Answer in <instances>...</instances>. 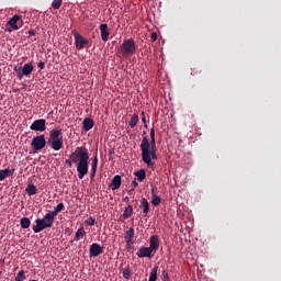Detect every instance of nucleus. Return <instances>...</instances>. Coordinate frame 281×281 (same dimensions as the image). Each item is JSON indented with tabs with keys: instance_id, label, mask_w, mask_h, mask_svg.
Wrapping results in <instances>:
<instances>
[{
	"instance_id": "36",
	"label": "nucleus",
	"mask_w": 281,
	"mask_h": 281,
	"mask_svg": "<svg viewBox=\"0 0 281 281\" xmlns=\"http://www.w3.org/2000/svg\"><path fill=\"white\" fill-rule=\"evenodd\" d=\"M65 164H66L69 168H72L74 161L71 160V158H70V159H66V160H65Z\"/></svg>"
},
{
	"instance_id": "2",
	"label": "nucleus",
	"mask_w": 281,
	"mask_h": 281,
	"mask_svg": "<svg viewBox=\"0 0 281 281\" xmlns=\"http://www.w3.org/2000/svg\"><path fill=\"white\" fill-rule=\"evenodd\" d=\"M142 160L148 167H155L153 160H157V146L155 145V128L150 130V142L148 136H144L140 143Z\"/></svg>"
},
{
	"instance_id": "21",
	"label": "nucleus",
	"mask_w": 281,
	"mask_h": 281,
	"mask_svg": "<svg viewBox=\"0 0 281 281\" xmlns=\"http://www.w3.org/2000/svg\"><path fill=\"white\" fill-rule=\"evenodd\" d=\"M25 192L29 196H34L37 194V188L34 183H30L26 186Z\"/></svg>"
},
{
	"instance_id": "6",
	"label": "nucleus",
	"mask_w": 281,
	"mask_h": 281,
	"mask_svg": "<svg viewBox=\"0 0 281 281\" xmlns=\"http://www.w3.org/2000/svg\"><path fill=\"white\" fill-rule=\"evenodd\" d=\"M30 130L32 132H38V133H44L47 127H46V120L45 119H38L35 120L31 125Z\"/></svg>"
},
{
	"instance_id": "4",
	"label": "nucleus",
	"mask_w": 281,
	"mask_h": 281,
	"mask_svg": "<svg viewBox=\"0 0 281 281\" xmlns=\"http://www.w3.org/2000/svg\"><path fill=\"white\" fill-rule=\"evenodd\" d=\"M122 56H133L136 53V42L133 38L125 40L120 47Z\"/></svg>"
},
{
	"instance_id": "1",
	"label": "nucleus",
	"mask_w": 281,
	"mask_h": 281,
	"mask_svg": "<svg viewBox=\"0 0 281 281\" xmlns=\"http://www.w3.org/2000/svg\"><path fill=\"white\" fill-rule=\"evenodd\" d=\"M69 159H71L72 164H77L78 178L79 180H83L85 177L89 173V150L83 147H76L75 151L70 154Z\"/></svg>"
},
{
	"instance_id": "45",
	"label": "nucleus",
	"mask_w": 281,
	"mask_h": 281,
	"mask_svg": "<svg viewBox=\"0 0 281 281\" xmlns=\"http://www.w3.org/2000/svg\"><path fill=\"white\" fill-rule=\"evenodd\" d=\"M30 281H37V280H30Z\"/></svg>"
},
{
	"instance_id": "30",
	"label": "nucleus",
	"mask_w": 281,
	"mask_h": 281,
	"mask_svg": "<svg viewBox=\"0 0 281 281\" xmlns=\"http://www.w3.org/2000/svg\"><path fill=\"white\" fill-rule=\"evenodd\" d=\"M151 204L157 207L161 204V198L159 195L151 196Z\"/></svg>"
},
{
	"instance_id": "31",
	"label": "nucleus",
	"mask_w": 281,
	"mask_h": 281,
	"mask_svg": "<svg viewBox=\"0 0 281 281\" xmlns=\"http://www.w3.org/2000/svg\"><path fill=\"white\" fill-rule=\"evenodd\" d=\"M26 279L25 277V271L24 270H20L15 277V281H24Z\"/></svg>"
},
{
	"instance_id": "43",
	"label": "nucleus",
	"mask_w": 281,
	"mask_h": 281,
	"mask_svg": "<svg viewBox=\"0 0 281 281\" xmlns=\"http://www.w3.org/2000/svg\"><path fill=\"white\" fill-rule=\"evenodd\" d=\"M124 202H130V198H128V196H125V198H124Z\"/></svg>"
},
{
	"instance_id": "14",
	"label": "nucleus",
	"mask_w": 281,
	"mask_h": 281,
	"mask_svg": "<svg viewBox=\"0 0 281 281\" xmlns=\"http://www.w3.org/2000/svg\"><path fill=\"white\" fill-rule=\"evenodd\" d=\"M149 248L151 251L159 250V237L157 235H153L149 239Z\"/></svg>"
},
{
	"instance_id": "3",
	"label": "nucleus",
	"mask_w": 281,
	"mask_h": 281,
	"mask_svg": "<svg viewBox=\"0 0 281 281\" xmlns=\"http://www.w3.org/2000/svg\"><path fill=\"white\" fill-rule=\"evenodd\" d=\"M54 222H55V218L47 212L43 218H37L35 221L36 225L33 226V233L40 234L47 228H52L54 225Z\"/></svg>"
},
{
	"instance_id": "7",
	"label": "nucleus",
	"mask_w": 281,
	"mask_h": 281,
	"mask_svg": "<svg viewBox=\"0 0 281 281\" xmlns=\"http://www.w3.org/2000/svg\"><path fill=\"white\" fill-rule=\"evenodd\" d=\"M74 38L77 49H85L89 45V41L78 32H74Z\"/></svg>"
},
{
	"instance_id": "44",
	"label": "nucleus",
	"mask_w": 281,
	"mask_h": 281,
	"mask_svg": "<svg viewBox=\"0 0 281 281\" xmlns=\"http://www.w3.org/2000/svg\"><path fill=\"white\" fill-rule=\"evenodd\" d=\"M133 192H134V190H130V191H128V194H132Z\"/></svg>"
},
{
	"instance_id": "18",
	"label": "nucleus",
	"mask_w": 281,
	"mask_h": 281,
	"mask_svg": "<svg viewBox=\"0 0 281 281\" xmlns=\"http://www.w3.org/2000/svg\"><path fill=\"white\" fill-rule=\"evenodd\" d=\"M65 210V204L64 203H59L57 204L53 211H48V213L54 217L56 218L58 216V214L60 212H63Z\"/></svg>"
},
{
	"instance_id": "10",
	"label": "nucleus",
	"mask_w": 281,
	"mask_h": 281,
	"mask_svg": "<svg viewBox=\"0 0 281 281\" xmlns=\"http://www.w3.org/2000/svg\"><path fill=\"white\" fill-rule=\"evenodd\" d=\"M21 21V16L15 14L13 15L9 21H8V25L11 27V29H8V32H13V30H19V25H18V22Z\"/></svg>"
},
{
	"instance_id": "16",
	"label": "nucleus",
	"mask_w": 281,
	"mask_h": 281,
	"mask_svg": "<svg viewBox=\"0 0 281 281\" xmlns=\"http://www.w3.org/2000/svg\"><path fill=\"white\" fill-rule=\"evenodd\" d=\"M135 237V229L133 227L128 228L125 233L124 240L126 244L133 243Z\"/></svg>"
},
{
	"instance_id": "11",
	"label": "nucleus",
	"mask_w": 281,
	"mask_h": 281,
	"mask_svg": "<svg viewBox=\"0 0 281 281\" xmlns=\"http://www.w3.org/2000/svg\"><path fill=\"white\" fill-rule=\"evenodd\" d=\"M122 187V177L120 175H116L113 177L110 188L112 191H116Z\"/></svg>"
},
{
	"instance_id": "15",
	"label": "nucleus",
	"mask_w": 281,
	"mask_h": 281,
	"mask_svg": "<svg viewBox=\"0 0 281 281\" xmlns=\"http://www.w3.org/2000/svg\"><path fill=\"white\" fill-rule=\"evenodd\" d=\"M140 207H143L144 217L148 216V212L150 211V204L146 198H142L140 200Z\"/></svg>"
},
{
	"instance_id": "22",
	"label": "nucleus",
	"mask_w": 281,
	"mask_h": 281,
	"mask_svg": "<svg viewBox=\"0 0 281 281\" xmlns=\"http://www.w3.org/2000/svg\"><path fill=\"white\" fill-rule=\"evenodd\" d=\"M64 147V142L63 139H56L52 142V148L55 151H59L61 150V148Z\"/></svg>"
},
{
	"instance_id": "39",
	"label": "nucleus",
	"mask_w": 281,
	"mask_h": 281,
	"mask_svg": "<svg viewBox=\"0 0 281 281\" xmlns=\"http://www.w3.org/2000/svg\"><path fill=\"white\" fill-rule=\"evenodd\" d=\"M37 67H38V69H45V63L44 61H40L37 64Z\"/></svg>"
},
{
	"instance_id": "38",
	"label": "nucleus",
	"mask_w": 281,
	"mask_h": 281,
	"mask_svg": "<svg viewBox=\"0 0 281 281\" xmlns=\"http://www.w3.org/2000/svg\"><path fill=\"white\" fill-rule=\"evenodd\" d=\"M142 115H143L142 122L144 123V127L148 128V125L146 124V116L144 115V112H142Z\"/></svg>"
},
{
	"instance_id": "26",
	"label": "nucleus",
	"mask_w": 281,
	"mask_h": 281,
	"mask_svg": "<svg viewBox=\"0 0 281 281\" xmlns=\"http://www.w3.org/2000/svg\"><path fill=\"white\" fill-rule=\"evenodd\" d=\"M20 225L22 229H29L31 227V220L29 217H22Z\"/></svg>"
},
{
	"instance_id": "28",
	"label": "nucleus",
	"mask_w": 281,
	"mask_h": 281,
	"mask_svg": "<svg viewBox=\"0 0 281 281\" xmlns=\"http://www.w3.org/2000/svg\"><path fill=\"white\" fill-rule=\"evenodd\" d=\"M139 123V116L137 114H133L130 120V127L135 128Z\"/></svg>"
},
{
	"instance_id": "13",
	"label": "nucleus",
	"mask_w": 281,
	"mask_h": 281,
	"mask_svg": "<svg viewBox=\"0 0 281 281\" xmlns=\"http://www.w3.org/2000/svg\"><path fill=\"white\" fill-rule=\"evenodd\" d=\"M153 256V250L149 247H140L137 251L138 258H150Z\"/></svg>"
},
{
	"instance_id": "41",
	"label": "nucleus",
	"mask_w": 281,
	"mask_h": 281,
	"mask_svg": "<svg viewBox=\"0 0 281 281\" xmlns=\"http://www.w3.org/2000/svg\"><path fill=\"white\" fill-rule=\"evenodd\" d=\"M29 35L30 36H35L36 35V31H34V30L29 31Z\"/></svg>"
},
{
	"instance_id": "20",
	"label": "nucleus",
	"mask_w": 281,
	"mask_h": 281,
	"mask_svg": "<svg viewBox=\"0 0 281 281\" xmlns=\"http://www.w3.org/2000/svg\"><path fill=\"white\" fill-rule=\"evenodd\" d=\"M63 135V130L59 128V130H56V128H53L49 133V136H50V139L52 140H60V136Z\"/></svg>"
},
{
	"instance_id": "8",
	"label": "nucleus",
	"mask_w": 281,
	"mask_h": 281,
	"mask_svg": "<svg viewBox=\"0 0 281 281\" xmlns=\"http://www.w3.org/2000/svg\"><path fill=\"white\" fill-rule=\"evenodd\" d=\"M18 78H23V76H31L34 71V66L32 64H24L22 68L14 69Z\"/></svg>"
},
{
	"instance_id": "17",
	"label": "nucleus",
	"mask_w": 281,
	"mask_h": 281,
	"mask_svg": "<svg viewBox=\"0 0 281 281\" xmlns=\"http://www.w3.org/2000/svg\"><path fill=\"white\" fill-rule=\"evenodd\" d=\"M15 170H10V169H1L0 170V181H4L7 178H10L14 175Z\"/></svg>"
},
{
	"instance_id": "37",
	"label": "nucleus",
	"mask_w": 281,
	"mask_h": 281,
	"mask_svg": "<svg viewBox=\"0 0 281 281\" xmlns=\"http://www.w3.org/2000/svg\"><path fill=\"white\" fill-rule=\"evenodd\" d=\"M150 40H151V43H155V41H157V33H151L150 35Z\"/></svg>"
},
{
	"instance_id": "19",
	"label": "nucleus",
	"mask_w": 281,
	"mask_h": 281,
	"mask_svg": "<svg viewBox=\"0 0 281 281\" xmlns=\"http://www.w3.org/2000/svg\"><path fill=\"white\" fill-rule=\"evenodd\" d=\"M82 126L85 132H90L94 127V121L92 119H85Z\"/></svg>"
},
{
	"instance_id": "5",
	"label": "nucleus",
	"mask_w": 281,
	"mask_h": 281,
	"mask_svg": "<svg viewBox=\"0 0 281 281\" xmlns=\"http://www.w3.org/2000/svg\"><path fill=\"white\" fill-rule=\"evenodd\" d=\"M47 145L45 135H38L32 138L31 140V147L35 151L43 150Z\"/></svg>"
},
{
	"instance_id": "35",
	"label": "nucleus",
	"mask_w": 281,
	"mask_h": 281,
	"mask_svg": "<svg viewBox=\"0 0 281 281\" xmlns=\"http://www.w3.org/2000/svg\"><path fill=\"white\" fill-rule=\"evenodd\" d=\"M162 278L165 281H168L170 279L168 276V271H166V270L162 271Z\"/></svg>"
},
{
	"instance_id": "42",
	"label": "nucleus",
	"mask_w": 281,
	"mask_h": 281,
	"mask_svg": "<svg viewBox=\"0 0 281 281\" xmlns=\"http://www.w3.org/2000/svg\"><path fill=\"white\" fill-rule=\"evenodd\" d=\"M132 186H133L134 188H137V187H138L137 180H134V181L132 182Z\"/></svg>"
},
{
	"instance_id": "29",
	"label": "nucleus",
	"mask_w": 281,
	"mask_h": 281,
	"mask_svg": "<svg viewBox=\"0 0 281 281\" xmlns=\"http://www.w3.org/2000/svg\"><path fill=\"white\" fill-rule=\"evenodd\" d=\"M159 270L158 266H154L151 269L150 276H149V281H157V271Z\"/></svg>"
},
{
	"instance_id": "23",
	"label": "nucleus",
	"mask_w": 281,
	"mask_h": 281,
	"mask_svg": "<svg viewBox=\"0 0 281 281\" xmlns=\"http://www.w3.org/2000/svg\"><path fill=\"white\" fill-rule=\"evenodd\" d=\"M134 176L137 178L139 182H143L146 180V170L140 169L134 172Z\"/></svg>"
},
{
	"instance_id": "27",
	"label": "nucleus",
	"mask_w": 281,
	"mask_h": 281,
	"mask_svg": "<svg viewBox=\"0 0 281 281\" xmlns=\"http://www.w3.org/2000/svg\"><path fill=\"white\" fill-rule=\"evenodd\" d=\"M133 212H134L133 206H132V205H127V206L125 207L124 212H123V217H124L125 220H128L130 217H132Z\"/></svg>"
},
{
	"instance_id": "24",
	"label": "nucleus",
	"mask_w": 281,
	"mask_h": 281,
	"mask_svg": "<svg viewBox=\"0 0 281 281\" xmlns=\"http://www.w3.org/2000/svg\"><path fill=\"white\" fill-rule=\"evenodd\" d=\"M99 166V157L95 156L91 162L92 177H95Z\"/></svg>"
},
{
	"instance_id": "40",
	"label": "nucleus",
	"mask_w": 281,
	"mask_h": 281,
	"mask_svg": "<svg viewBox=\"0 0 281 281\" xmlns=\"http://www.w3.org/2000/svg\"><path fill=\"white\" fill-rule=\"evenodd\" d=\"M155 191H157V187H154V186L151 184V198H153L154 195H157V193H156Z\"/></svg>"
},
{
	"instance_id": "25",
	"label": "nucleus",
	"mask_w": 281,
	"mask_h": 281,
	"mask_svg": "<svg viewBox=\"0 0 281 281\" xmlns=\"http://www.w3.org/2000/svg\"><path fill=\"white\" fill-rule=\"evenodd\" d=\"M87 235V232L85 231L83 227L78 228V231L75 234V240L79 241L80 239H82L85 236Z\"/></svg>"
},
{
	"instance_id": "12",
	"label": "nucleus",
	"mask_w": 281,
	"mask_h": 281,
	"mask_svg": "<svg viewBox=\"0 0 281 281\" xmlns=\"http://www.w3.org/2000/svg\"><path fill=\"white\" fill-rule=\"evenodd\" d=\"M101 38L106 43L110 38L109 25L105 23L100 24Z\"/></svg>"
},
{
	"instance_id": "33",
	"label": "nucleus",
	"mask_w": 281,
	"mask_h": 281,
	"mask_svg": "<svg viewBox=\"0 0 281 281\" xmlns=\"http://www.w3.org/2000/svg\"><path fill=\"white\" fill-rule=\"evenodd\" d=\"M61 4H63V0H53L52 2V7L56 10L60 9Z\"/></svg>"
},
{
	"instance_id": "9",
	"label": "nucleus",
	"mask_w": 281,
	"mask_h": 281,
	"mask_svg": "<svg viewBox=\"0 0 281 281\" xmlns=\"http://www.w3.org/2000/svg\"><path fill=\"white\" fill-rule=\"evenodd\" d=\"M103 252H104V249L101 247V245L98 243H93L89 249V257L97 258L100 255H102Z\"/></svg>"
},
{
	"instance_id": "34",
	"label": "nucleus",
	"mask_w": 281,
	"mask_h": 281,
	"mask_svg": "<svg viewBox=\"0 0 281 281\" xmlns=\"http://www.w3.org/2000/svg\"><path fill=\"white\" fill-rule=\"evenodd\" d=\"M86 224L90 227L95 225V217L90 216L88 220H86Z\"/></svg>"
},
{
	"instance_id": "32",
	"label": "nucleus",
	"mask_w": 281,
	"mask_h": 281,
	"mask_svg": "<svg viewBox=\"0 0 281 281\" xmlns=\"http://www.w3.org/2000/svg\"><path fill=\"white\" fill-rule=\"evenodd\" d=\"M131 277H132V270H131V268H125V269L123 270V278H124L125 280H130Z\"/></svg>"
}]
</instances>
